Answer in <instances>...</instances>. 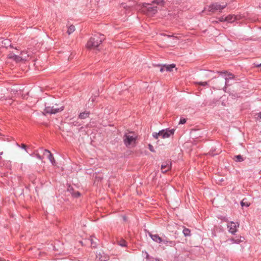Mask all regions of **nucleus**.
<instances>
[{"mask_svg": "<svg viewBox=\"0 0 261 261\" xmlns=\"http://www.w3.org/2000/svg\"><path fill=\"white\" fill-rule=\"evenodd\" d=\"M104 40L103 35L99 33L94 34L87 42V47L89 49H95Z\"/></svg>", "mask_w": 261, "mask_h": 261, "instance_id": "nucleus-1", "label": "nucleus"}, {"mask_svg": "<svg viewBox=\"0 0 261 261\" xmlns=\"http://www.w3.org/2000/svg\"><path fill=\"white\" fill-rule=\"evenodd\" d=\"M226 6L227 4H225L224 5H221L218 3H215L205 7L204 11L207 10L208 11L213 13H215L216 11L221 12L222 10L226 8Z\"/></svg>", "mask_w": 261, "mask_h": 261, "instance_id": "nucleus-2", "label": "nucleus"}, {"mask_svg": "<svg viewBox=\"0 0 261 261\" xmlns=\"http://www.w3.org/2000/svg\"><path fill=\"white\" fill-rule=\"evenodd\" d=\"M137 136L136 135H130V134H125L123 137V142L126 147L130 145H135Z\"/></svg>", "mask_w": 261, "mask_h": 261, "instance_id": "nucleus-3", "label": "nucleus"}, {"mask_svg": "<svg viewBox=\"0 0 261 261\" xmlns=\"http://www.w3.org/2000/svg\"><path fill=\"white\" fill-rule=\"evenodd\" d=\"M24 53V51H21V56H19L15 55L14 54L11 53L8 55V57L9 59H12L13 60H14L17 62H20L22 60L26 61L29 57V55H27V56H23Z\"/></svg>", "mask_w": 261, "mask_h": 261, "instance_id": "nucleus-4", "label": "nucleus"}, {"mask_svg": "<svg viewBox=\"0 0 261 261\" xmlns=\"http://www.w3.org/2000/svg\"><path fill=\"white\" fill-rule=\"evenodd\" d=\"M64 110V107L61 106L60 108H55V106H46L44 109V112L46 114H55L59 112H61Z\"/></svg>", "mask_w": 261, "mask_h": 261, "instance_id": "nucleus-5", "label": "nucleus"}, {"mask_svg": "<svg viewBox=\"0 0 261 261\" xmlns=\"http://www.w3.org/2000/svg\"><path fill=\"white\" fill-rule=\"evenodd\" d=\"M227 226L228 228V231L232 234L234 235L238 230L237 228L239 227V224L238 222L231 221L227 223Z\"/></svg>", "mask_w": 261, "mask_h": 261, "instance_id": "nucleus-6", "label": "nucleus"}, {"mask_svg": "<svg viewBox=\"0 0 261 261\" xmlns=\"http://www.w3.org/2000/svg\"><path fill=\"white\" fill-rule=\"evenodd\" d=\"M174 129H166L159 131V135L162 138H167L173 135L174 133Z\"/></svg>", "mask_w": 261, "mask_h": 261, "instance_id": "nucleus-7", "label": "nucleus"}, {"mask_svg": "<svg viewBox=\"0 0 261 261\" xmlns=\"http://www.w3.org/2000/svg\"><path fill=\"white\" fill-rule=\"evenodd\" d=\"M172 167V164L170 161L163 162L161 166V170L163 173H166L169 170H171Z\"/></svg>", "mask_w": 261, "mask_h": 261, "instance_id": "nucleus-8", "label": "nucleus"}, {"mask_svg": "<svg viewBox=\"0 0 261 261\" xmlns=\"http://www.w3.org/2000/svg\"><path fill=\"white\" fill-rule=\"evenodd\" d=\"M143 7L146 8L148 12H150L152 14H155L157 12L158 7L156 6L152 7L150 4L144 3L143 4Z\"/></svg>", "mask_w": 261, "mask_h": 261, "instance_id": "nucleus-9", "label": "nucleus"}, {"mask_svg": "<svg viewBox=\"0 0 261 261\" xmlns=\"http://www.w3.org/2000/svg\"><path fill=\"white\" fill-rule=\"evenodd\" d=\"M162 240V243L165 244L166 246H168L170 247H174L176 245V242L175 241L170 240L167 237H166L165 236L163 238Z\"/></svg>", "mask_w": 261, "mask_h": 261, "instance_id": "nucleus-10", "label": "nucleus"}, {"mask_svg": "<svg viewBox=\"0 0 261 261\" xmlns=\"http://www.w3.org/2000/svg\"><path fill=\"white\" fill-rule=\"evenodd\" d=\"M67 191L72 195L73 197L77 198L81 196V193L79 191H75L73 188L69 185L68 187Z\"/></svg>", "mask_w": 261, "mask_h": 261, "instance_id": "nucleus-11", "label": "nucleus"}, {"mask_svg": "<svg viewBox=\"0 0 261 261\" xmlns=\"http://www.w3.org/2000/svg\"><path fill=\"white\" fill-rule=\"evenodd\" d=\"M148 234L149 236V237L151 238V239L158 243H162L163 242V238L162 237H160L158 234H152L150 232H149L148 233Z\"/></svg>", "mask_w": 261, "mask_h": 261, "instance_id": "nucleus-12", "label": "nucleus"}, {"mask_svg": "<svg viewBox=\"0 0 261 261\" xmlns=\"http://www.w3.org/2000/svg\"><path fill=\"white\" fill-rule=\"evenodd\" d=\"M175 67V65L174 64H172L168 65H164V66H162L160 68V71L163 72L165 70H166L167 71H171L172 70V69Z\"/></svg>", "mask_w": 261, "mask_h": 261, "instance_id": "nucleus-13", "label": "nucleus"}, {"mask_svg": "<svg viewBox=\"0 0 261 261\" xmlns=\"http://www.w3.org/2000/svg\"><path fill=\"white\" fill-rule=\"evenodd\" d=\"M46 153L48 154L47 158L49 159V160L50 161V162L53 165H55L56 161H55V160L53 156V154L50 152V151L49 150H48L47 149L44 150V154L45 155Z\"/></svg>", "mask_w": 261, "mask_h": 261, "instance_id": "nucleus-14", "label": "nucleus"}, {"mask_svg": "<svg viewBox=\"0 0 261 261\" xmlns=\"http://www.w3.org/2000/svg\"><path fill=\"white\" fill-rule=\"evenodd\" d=\"M90 113L89 111H85L83 112H81L79 115V118L81 119H84L89 117Z\"/></svg>", "mask_w": 261, "mask_h": 261, "instance_id": "nucleus-15", "label": "nucleus"}, {"mask_svg": "<svg viewBox=\"0 0 261 261\" xmlns=\"http://www.w3.org/2000/svg\"><path fill=\"white\" fill-rule=\"evenodd\" d=\"M234 75L231 73L228 74V77H225V86L223 88V90H225L224 89H226V86H228V83L229 79H233L234 78Z\"/></svg>", "mask_w": 261, "mask_h": 261, "instance_id": "nucleus-16", "label": "nucleus"}, {"mask_svg": "<svg viewBox=\"0 0 261 261\" xmlns=\"http://www.w3.org/2000/svg\"><path fill=\"white\" fill-rule=\"evenodd\" d=\"M225 17L226 21L228 22H232L237 19V17L234 15H229Z\"/></svg>", "mask_w": 261, "mask_h": 261, "instance_id": "nucleus-17", "label": "nucleus"}, {"mask_svg": "<svg viewBox=\"0 0 261 261\" xmlns=\"http://www.w3.org/2000/svg\"><path fill=\"white\" fill-rule=\"evenodd\" d=\"M233 160L236 162H241L244 160L242 155H241L240 154L235 155L233 158Z\"/></svg>", "mask_w": 261, "mask_h": 261, "instance_id": "nucleus-18", "label": "nucleus"}, {"mask_svg": "<svg viewBox=\"0 0 261 261\" xmlns=\"http://www.w3.org/2000/svg\"><path fill=\"white\" fill-rule=\"evenodd\" d=\"M182 232L185 237L191 236V230L189 228L184 227Z\"/></svg>", "mask_w": 261, "mask_h": 261, "instance_id": "nucleus-19", "label": "nucleus"}, {"mask_svg": "<svg viewBox=\"0 0 261 261\" xmlns=\"http://www.w3.org/2000/svg\"><path fill=\"white\" fill-rule=\"evenodd\" d=\"M75 31V27L73 25H70L67 30V33L68 35H70Z\"/></svg>", "mask_w": 261, "mask_h": 261, "instance_id": "nucleus-20", "label": "nucleus"}, {"mask_svg": "<svg viewBox=\"0 0 261 261\" xmlns=\"http://www.w3.org/2000/svg\"><path fill=\"white\" fill-rule=\"evenodd\" d=\"M118 244L122 246V247H125L126 246L127 243L125 240L123 239H120L119 241H118Z\"/></svg>", "mask_w": 261, "mask_h": 261, "instance_id": "nucleus-21", "label": "nucleus"}, {"mask_svg": "<svg viewBox=\"0 0 261 261\" xmlns=\"http://www.w3.org/2000/svg\"><path fill=\"white\" fill-rule=\"evenodd\" d=\"M152 3L160 5H164L165 3L163 0H153Z\"/></svg>", "mask_w": 261, "mask_h": 261, "instance_id": "nucleus-22", "label": "nucleus"}, {"mask_svg": "<svg viewBox=\"0 0 261 261\" xmlns=\"http://www.w3.org/2000/svg\"><path fill=\"white\" fill-rule=\"evenodd\" d=\"M194 84L195 85H198L201 86H205L208 85L207 82H195Z\"/></svg>", "mask_w": 261, "mask_h": 261, "instance_id": "nucleus-23", "label": "nucleus"}, {"mask_svg": "<svg viewBox=\"0 0 261 261\" xmlns=\"http://www.w3.org/2000/svg\"><path fill=\"white\" fill-rule=\"evenodd\" d=\"M245 199H243L241 202V205L242 206H245L246 207H248L250 205V203L248 202H245Z\"/></svg>", "mask_w": 261, "mask_h": 261, "instance_id": "nucleus-24", "label": "nucleus"}, {"mask_svg": "<svg viewBox=\"0 0 261 261\" xmlns=\"http://www.w3.org/2000/svg\"><path fill=\"white\" fill-rule=\"evenodd\" d=\"M146 255V258L149 261H153V258L151 257L147 252H145Z\"/></svg>", "mask_w": 261, "mask_h": 261, "instance_id": "nucleus-25", "label": "nucleus"}, {"mask_svg": "<svg viewBox=\"0 0 261 261\" xmlns=\"http://www.w3.org/2000/svg\"><path fill=\"white\" fill-rule=\"evenodd\" d=\"M91 246L93 248L96 247V243L95 242L93 239H90Z\"/></svg>", "mask_w": 261, "mask_h": 261, "instance_id": "nucleus-26", "label": "nucleus"}, {"mask_svg": "<svg viewBox=\"0 0 261 261\" xmlns=\"http://www.w3.org/2000/svg\"><path fill=\"white\" fill-rule=\"evenodd\" d=\"M108 258L109 257L107 256H101L100 257H99V259L100 260V261H106L108 260Z\"/></svg>", "mask_w": 261, "mask_h": 261, "instance_id": "nucleus-27", "label": "nucleus"}, {"mask_svg": "<svg viewBox=\"0 0 261 261\" xmlns=\"http://www.w3.org/2000/svg\"><path fill=\"white\" fill-rule=\"evenodd\" d=\"M218 19V21L220 22L226 21V17L224 16L219 17Z\"/></svg>", "mask_w": 261, "mask_h": 261, "instance_id": "nucleus-28", "label": "nucleus"}, {"mask_svg": "<svg viewBox=\"0 0 261 261\" xmlns=\"http://www.w3.org/2000/svg\"><path fill=\"white\" fill-rule=\"evenodd\" d=\"M187 119L184 118H181L179 124H184L186 122Z\"/></svg>", "mask_w": 261, "mask_h": 261, "instance_id": "nucleus-29", "label": "nucleus"}, {"mask_svg": "<svg viewBox=\"0 0 261 261\" xmlns=\"http://www.w3.org/2000/svg\"><path fill=\"white\" fill-rule=\"evenodd\" d=\"M16 145L19 147H21L27 151V146L24 144H21V145H20L18 143H16Z\"/></svg>", "mask_w": 261, "mask_h": 261, "instance_id": "nucleus-30", "label": "nucleus"}, {"mask_svg": "<svg viewBox=\"0 0 261 261\" xmlns=\"http://www.w3.org/2000/svg\"><path fill=\"white\" fill-rule=\"evenodd\" d=\"M121 5L124 9H128L132 6L131 5H127L125 3H122Z\"/></svg>", "mask_w": 261, "mask_h": 261, "instance_id": "nucleus-31", "label": "nucleus"}, {"mask_svg": "<svg viewBox=\"0 0 261 261\" xmlns=\"http://www.w3.org/2000/svg\"><path fill=\"white\" fill-rule=\"evenodd\" d=\"M148 149L149 150L152 152H154L155 150L154 149L153 146L151 144H148Z\"/></svg>", "mask_w": 261, "mask_h": 261, "instance_id": "nucleus-32", "label": "nucleus"}, {"mask_svg": "<svg viewBox=\"0 0 261 261\" xmlns=\"http://www.w3.org/2000/svg\"><path fill=\"white\" fill-rule=\"evenodd\" d=\"M152 136L155 139H157L158 138L159 136H160V135H159V132L158 133H153L152 134Z\"/></svg>", "mask_w": 261, "mask_h": 261, "instance_id": "nucleus-33", "label": "nucleus"}, {"mask_svg": "<svg viewBox=\"0 0 261 261\" xmlns=\"http://www.w3.org/2000/svg\"><path fill=\"white\" fill-rule=\"evenodd\" d=\"M231 240L234 242V243H239L240 242H242V241H241V240H239V239H237V240H234V239H232Z\"/></svg>", "mask_w": 261, "mask_h": 261, "instance_id": "nucleus-34", "label": "nucleus"}, {"mask_svg": "<svg viewBox=\"0 0 261 261\" xmlns=\"http://www.w3.org/2000/svg\"><path fill=\"white\" fill-rule=\"evenodd\" d=\"M72 124H73V125H74V126H80V124H79V122H77V121L73 122H72Z\"/></svg>", "mask_w": 261, "mask_h": 261, "instance_id": "nucleus-35", "label": "nucleus"}, {"mask_svg": "<svg viewBox=\"0 0 261 261\" xmlns=\"http://www.w3.org/2000/svg\"><path fill=\"white\" fill-rule=\"evenodd\" d=\"M165 36H167L169 38L173 37V38H177L176 37L174 36V35H165Z\"/></svg>", "mask_w": 261, "mask_h": 261, "instance_id": "nucleus-36", "label": "nucleus"}, {"mask_svg": "<svg viewBox=\"0 0 261 261\" xmlns=\"http://www.w3.org/2000/svg\"><path fill=\"white\" fill-rule=\"evenodd\" d=\"M256 115H257V118L261 119V112L257 113Z\"/></svg>", "mask_w": 261, "mask_h": 261, "instance_id": "nucleus-37", "label": "nucleus"}, {"mask_svg": "<svg viewBox=\"0 0 261 261\" xmlns=\"http://www.w3.org/2000/svg\"><path fill=\"white\" fill-rule=\"evenodd\" d=\"M255 66L256 67H260L261 68V63L260 64H255Z\"/></svg>", "mask_w": 261, "mask_h": 261, "instance_id": "nucleus-38", "label": "nucleus"}, {"mask_svg": "<svg viewBox=\"0 0 261 261\" xmlns=\"http://www.w3.org/2000/svg\"><path fill=\"white\" fill-rule=\"evenodd\" d=\"M24 53L23 54V56H27V55H29V56H30V54L27 51H24Z\"/></svg>", "mask_w": 261, "mask_h": 261, "instance_id": "nucleus-39", "label": "nucleus"}, {"mask_svg": "<svg viewBox=\"0 0 261 261\" xmlns=\"http://www.w3.org/2000/svg\"><path fill=\"white\" fill-rule=\"evenodd\" d=\"M36 155H37V158H38L39 159H41V157L40 154H37Z\"/></svg>", "mask_w": 261, "mask_h": 261, "instance_id": "nucleus-40", "label": "nucleus"}, {"mask_svg": "<svg viewBox=\"0 0 261 261\" xmlns=\"http://www.w3.org/2000/svg\"><path fill=\"white\" fill-rule=\"evenodd\" d=\"M54 106H55V108H60V107H58V105L56 104Z\"/></svg>", "mask_w": 261, "mask_h": 261, "instance_id": "nucleus-41", "label": "nucleus"}, {"mask_svg": "<svg viewBox=\"0 0 261 261\" xmlns=\"http://www.w3.org/2000/svg\"><path fill=\"white\" fill-rule=\"evenodd\" d=\"M218 72L219 73H225V72H222V71H218Z\"/></svg>", "mask_w": 261, "mask_h": 261, "instance_id": "nucleus-42", "label": "nucleus"}]
</instances>
